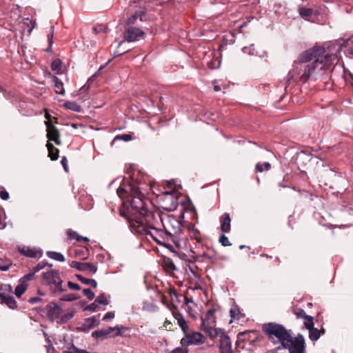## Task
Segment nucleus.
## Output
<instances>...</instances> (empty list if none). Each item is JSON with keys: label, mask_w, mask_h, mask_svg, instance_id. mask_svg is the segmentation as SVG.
Masks as SVG:
<instances>
[{"label": "nucleus", "mask_w": 353, "mask_h": 353, "mask_svg": "<svg viewBox=\"0 0 353 353\" xmlns=\"http://www.w3.org/2000/svg\"><path fill=\"white\" fill-rule=\"evenodd\" d=\"M45 117H46V119H47V121H51V120H50V117H51V116H50L48 113H46V114H45Z\"/></svg>", "instance_id": "obj_62"}, {"label": "nucleus", "mask_w": 353, "mask_h": 353, "mask_svg": "<svg viewBox=\"0 0 353 353\" xmlns=\"http://www.w3.org/2000/svg\"><path fill=\"white\" fill-rule=\"evenodd\" d=\"M190 302H192V301L190 299H189L188 298H185V303L188 304V303Z\"/></svg>", "instance_id": "obj_63"}, {"label": "nucleus", "mask_w": 353, "mask_h": 353, "mask_svg": "<svg viewBox=\"0 0 353 353\" xmlns=\"http://www.w3.org/2000/svg\"><path fill=\"white\" fill-rule=\"evenodd\" d=\"M46 146L48 150V156L51 160H57L59 157V150L49 142L46 144Z\"/></svg>", "instance_id": "obj_22"}, {"label": "nucleus", "mask_w": 353, "mask_h": 353, "mask_svg": "<svg viewBox=\"0 0 353 353\" xmlns=\"http://www.w3.org/2000/svg\"><path fill=\"white\" fill-rule=\"evenodd\" d=\"M6 214L4 210L1 208H0V229H4L6 228Z\"/></svg>", "instance_id": "obj_40"}, {"label": "nucleus", "mask_w": 353, "mask_h": 353, "mask_svg": "<svg viewBox=\"0 0 353 353\" xmlns=\"http://www.w3.org/2000/svg\"><path fill=\"white\" fill-rule=\"evenodd\" d=\"M165 196L166 198H168V199H170L172 200V205L173 206H174V205H175V204H176V200H175V199H174V198L172 197V194H171L170 192H167L165 194Z\"/></svg>", "instance_id": "obj_57"}, {"label": "nucleus", "mask_w": 353, "mask_h": 353, "mask_svg": "<svg viewBox=\"0 0 353 353\" xmlns=\"http://www.w3.org/2000/svg\"><path fill=\"white\" fill-rule=\"evenodd\" d=\"M61 163L64 170L67 172L68 170V164H67L68 161H67V159L65 157H62Z\"/></svg>", "instance_id": "obj_53"}, {"label": "nucleus", "mask_w": 353, "mask_h": 353, "mask_svg": "<svg viewBox=\"0 0 353 353\" xmlns=\"http://www.w3.org/2000/svg\"><path fill=\"white\" fill-rule=\"evenodd\" d=\"M214 314L213 310L208 311L206 317L203 320L202 329L211 339L219 341L221 353H233L229 336L223 330L215 327Z\"/></svg>", "instance_id": "obj_3"}, {"label": "nucleus", "mask_w": 353, "mask_h": 353, "mask_svg": "<svg viewBox=\"0 0 353 353\" xmlns=\"http://www.w3.org/2000/svg\"><path fill=\"white\" fill-rule=\"evenodd\" d=\"M143 14V12H142V11L137 12L134 14L132 15L131 17H130L128 18L127 23L128 25H131V24L134 23L138 17L140 18L141 21H142L143 20V19H142V14Z\"/></svg>", "instance_id": "obj_36"}, {"label": "nucleus", "mask_w": 353, "mask_h": 353, "mask_svg": "<svg viewBox=\"0 0 353 353\" xmlns=\"http://www.w3.org/2000/svg\"><path fill=\"white\" fill-rule=\"evenodd\" d=\"M46 254L49 258L52 259L54 260H56V261H58L60 262L65 261L64 256L59 252L48 251V252H47Z\"/></svg>", "instance_id": "obj_28"}, {"label": "nucleus", "mask_w": 353, "mask_h": 353, "mask_svg": "<svg viewBox=\"0 0 353 353\" xmlns=\"http://www.w3.org/2000/svg\"><path fill=\"white\" fill-rule=\"evenodd\" d=\"M299 13L305 20L314 21V18L318 15V12L312 8L304 7L299 8Z\"/></svg>", "instance_id": "obj_18"}, {"label": "nucleus", "mask_w": 353, "mask_h": 353, "mask_svg": "<svg viewBox=\"0 0 353 353\" xmlns=\"http://www.w3.org/2000/svg\"><path fill=\"white\" fill-rule=\"evenodd\" d=\"M34 273H30L25 275L20 281H24L25 283H27L28 281H30L34 278Z\"/></svg>", "instance_id": "obj_49"}, {"label": "nucleus", "mask_w": 353, "mask_h": 353, "mask_svg": "<svg viewBox=\"0 0 353 353\" xmlns=\"http://www.w3.org/2000/svg\"><path fill=\"white\" fill-rule=\"evenodd\" d=\"M321 336V332L316 328H312L309 330V337L312 341H317Z\"/></svg>", "instance_id": "obj_34"}, {"label": "nucleus", "mask_w": 353, "mask_h": 353, "mask_svg": "<svg viewBox=\"0 0 353 353\" xmlns=\"http://www.w3.org/2000/svg\"><path fill=\"white\" fill-rule=\"evenodd\" d=\"M214 91L218 92V91L221 90V87L219 85H214Z\"/></svg>", "instance_id": "obj_61"}, {"label": "nucleus", "mask_w": 353, "mask_h": 353, "mask_svg": "<svg viewBox=\"0 0 353 353\" xmlns=\"http://www.w3.org/2000/svg\"><path fill=\"white\" fill-rule=\"evenodd\" d=\"M97 307H98V305L94 301V303H92L90 305H89L88 306H87L85 307V310L94 312L97 310Z\"/></svg>", "instance_id": "obj_50"}, {"label": "nucleus", "mask_w": 353, "mask_h": 353, "mask_svg": "<svg viewBox=\"0 0 353 353\" xmlns=\"http://www.w3.org/2000/svg\"><path fill=\"white\" fill-rule=\"evenodd\" d=\"M67 233H68V236L70 239H76L79 242H80L81 241H83L85 242L89 241V239L87 237L81 236L77 232H76L74 231L68 230Z\"/></svg>", "instance_id": "obj_29"}, {"label": "nucleus", "mask_w": 353, "mask_h": 353, "mask_svg": "<svg viewBox=\"0 0 353 353\" xmlns=\"http://www.w3.org/2000/svg\"><path fill=\"white\" fill-rule=\"evenodd\" d=\"M283 348L288 349L289 353H304L305 350V339L299 334L296 337H292L290 334L282 345Z\"/></svg>", "instance_id": "obj_9"}, {"label": "nucleus", "mask_w": 353, "mask_h": 353, "mask_svg": "<svg viewBox=\"0 0 353 353\" xmlns=\"http://www.w3.org/2000/svg\"><path fill=\"white\" fill-rule=\"evenodd\" d=\"M53 82L54 83V91L56 93L63 95L65 94V90L63 82L57 77H53Z\"/></svg>", "instance_id": "obj_25"}, {"label": "nucleus", "mask_w": 353, "mask_h": 353, "mask_svg": "<svg viewBox=\"0 0 353 353\" xmlns=\"http://www.w3.org/2000/svg\"><path fill=\"white\" fill-rule=\"evenodd\" d=\"M219 242L221 243L223 246H229L231 245L228 240V238L225 236L224 234H221L219 236Z\"/></svg>", "instance_id": "obj_43"}, {"label": "nucleus", "mask_w": 353, "mask_h": 353, "mask_svg": "<svg viewBox=\"0 0 353 353\" xmlns=\"http://www.w3.org/2000/svg\"><path fill=\"white\" fill-rule=\"evenodd\" d=\"M65 107L68 109L73 110L74 112H80L81 107L76 102L67 101L64 104Z\"/></svg>", "instance_id": "obj_35"}, {"label": "nucleus", "mask_w": 353, "mask_h": 353, "mask_svg": "<svg viewBox=\"0 0 353 353\" xmlns=\"http://www.w3.org/2000/svg\"><path fill=\"white\" fill-rule=\"evenodd\" d=\"M294 314L298 318H305V316H307L305 314V311L303 310H302V309H296V310H295Z\"/></svg>", "instance_id": "obj_46"}, {"label": "nucleus", "mask_w": 353, "mask_h": 353, "mask_svg": "<svg viewBox=\"0 0 353 353\" xmlns=\"http://www.w3.org/2000/svg\"><path fill=\"white\" fill-rule=\"evenodd\" d=\"M46 125L47 137L49 141H54L57 145L61 144L60 133L57 128L52 123L51 121H45Z\"/></svg>", "instance_id": "obj_13"}, {"label": "nucleus", "mask_w": 353, "mask_h": 353, "mask_svg": "<svg viewBox=\"0 0 353 353\" xmlns=\"http://www.w3.org/2000/svg\"><path fill=\"white\" fill-rule=\"evenodd\" d=\"M314 53V50H307L299 56V60L294 61L292 69L288 73V81L300 80L305 83L311 77L310 62Z\"/></svg>", "instance_id": "obj_4"}, {"label": "nucleus", "mask_w": 353, "mask_h": 353, "mask_svg": "<svg viewBox=\"0 0 353 353\" xmlns=\"http://www.w3.org/2000/svg\"><path fill=\"white\" fill-rule=\"evenodd\" d=\"M339 45H340L341 48H346L345 53H347L348 54L353 55V39H347L346 41H343V42L342 43H339Z\"/></svg>", "instance_id": "obj_24"}, {"label": "nucleus", "mask_w": 353, "mask_h": 353, "mask_svg": "<svg viewBox=\"0 0 353 353\" xmlns=\"http://www.w3.org/2000/svg\"><path fill=\"white\" fill-rule=\"evenodd\" d=\"M45 266V264L41 262V263H39L34 268V272H37L39 271H40L41 270H42Z\"/></svg>", "instance_id": "obj_54"}, {"label": "nucleus", "mask_w": 353, "mask_h": 353, "mask_svg": "<svg viewBox=\"0 0 353 353\" xmlns=\"http://www.w3.org/2000/svg\"><path fill=\"white\" fill-rule=\"evenodd\" d=\"M0 197L3 200H8L9 199V194L6 190H2L0 192Z\"/></svg>", "instance_id": "obj_52"}, {"label": "nucleus", "mask_w": 353, "mask_h": 353, "mask_svg": "<svg viewBox=\"0 0 353 353\" xmlns=\"http://www.w3.org/2000/svg\"><path fill=\"white\" fill-rule=\"evenodd\" d=\"M304 325L307 330H310L314 327L313 319L310 316H305L304 318Z\"/></svg>", "instance_id": "obj_37"}, {"label": "nucleus", "mask_w": 353, "mask_h": 353, "mask_svg": "<svg viewBox=\"0 0 353 353\" xmlns=\"http://www.w3.org/2000/svg\"><path fill=\"white\" fill-rule=\"evenodd\" d=\"M99 320L96 316H92L86 319L81 325V330L88 332L90 330L95 327L99 325Z\"/></svg>", "instance_id": "obj_19"}, {"label": "nucleus", "mask_w": 353, "mask_h": 353, "mask_svg": "<svg viewBox=\"0 0 353 353\" xmlns=\"http://www.w3.org/2000/svg\"><path fill=\"white\" fill-rule=\"evenodd\" d=\"M68 285L70 290H79L81 289L80 286L78 284L72 283L71 281L68 282Z\"/></svg>", "instance_id": "obj_48"}, {"label": "nucleus", "mask_w": 353, "mask_h": 353, "mask_svg": "<svg viewBox=\"0 0 353 353\" xmlns=\"http://www.w3.org/2000/svg\"><path fill=\"white\" fill-rule=\"evenodd\" d=\"M114 317V313L113 312H107L103 318V320H107V319H113Z\"/></svg>", "instance_id": "obj_55"}, {"label": "nucleus", "mask_w": 353, "mask_h": 353, "mask_svg": "<svg viewBox=\"0 0 353 353\" xmlns=\"http://www.w3.org/2000/svg\"><path fill=\"white\" fill-rule=\"evenodd\" d=\"M242 50L244 53H248L252 55L256 54L253 44L250 45V47H244Z\"/></svg>", "instance_id": "obj_42"}, {"label": "nucleus", "mask_w": 353, "mask_h": 353, "mask_svg": "<svg viewBox=\"0 0 353 353\" xmlns=\"http://www.w3.org/2000/svg\"><path fill=\"white\" fill-rule=\"evenodd\" d=\"M77 277L83 284L90 285L92 286L93 288H96L97 286V283L94 279H87V278L83 277L81 275H77Z\"/></svg>", "instance_id": "obj_30"}, {"label": "nucleus", "mask_w": 353, "mask_h": 353, "mask_svg": "<svg viewBox=\"0 0 353 353\" xmlns=\"http://www.w3.org/2000/svg\"><path fill=\"white\" fill-rule=\"evenodd\" d=\"M11 265V263L9 261H4L0 259V270L7 271Z\"/></svg>", "instance_id": "obj_39"}, {"label": "nucleus", "mask_w": 353, "mask_h": 353, "mask_svg": "<svg viewBox=\"0 0 353 353\" xmlns=\"http://www.w3.org/2000/svg\"><path fill=\"white\" fill-rule=\"evenodd\" d=\"M28 288V283H25L24 281H20L19 285L16 287L14 294L17 297L21 296L25 292Z\"/></svg>", "instance_id": "obj_27"}, {"label": "nucleus", "mask_w": 353, "mask_h": 353, "mask_svg": "<svg viewBox=\"0 0 353 353\" xmlns=\"http://www.w3.org/2000/svg\"><path fill=\"white\" fill-rule=\"evenodd\" d=\"M163 265H164V268L166 269V270L168 272H172L174 270H175L174 264L169 259L164 260Z\"/></svg>", "instance_id": "obj_38"}, {"label": "nucleus", "mask_w": 353, "mask_h": 353, "mask_svg": "<svg viewBox=\"0 0 353 353\" xmlns=\"http://www.w3.org/2000/svg\"><path fill=\"white\" fill-rule=\"evenodd\" d=\"M310 50H315L310 62L311 77L316 80L323 78L325 75L329 76L336 61V56L325 54V50L322 47H314Z\"/></svg>", "instance_id": "obj_2"}, {"label": "nucleus", "mask_w": 353, "mask_h": 353, "mask_svg": "<svg viewBox=\"0 0 353 353\" xmlns=\"http://www.w3.org/2000/svg\"><path fill=\"white\" fill-rule=\"evenodd\" d=\"M63 310L58 304L51 303L48 305V315L52 320L59 322Z\"/></svg>", "instance_id": "obj_15"}, {"label": "nucleus", "mask_w": 353, "mask_h": 353, "mask_svg": "<svg viewBox=\"0 0 353 353\" xmlns=\"http://www.w3.org/2000/svg\"><path fill=\"white\" fill-rule=\"evenodd\" d=\"M116 139H119V140H123L125 141H128L132 140V136L128 134H124L117 136Z\"/></svg>", "instance_id": "obj_45"}, {"label": "nucleus", "mask_w": 353, "mask_h": 353, "mask_svg": "<svg viewBox=\"0 0 353 353\" xmlns=\"http://www.w3.org/2000/svg\"><path fill=\"white\" fill-rule=\"evenodd\" d=\"M61 64V61L59 59H57L52 61L51 64V68L57 74H61L62 72Z\"/></svg>", "instance_id": "obj_31"}, {"label": "nucleus", "mask_w": 353, "mask_h": 353, "mask_svg": "<svg viewBox=\"0 0 353 353\" xmlns=\"http://www.w3.org/2000/svg\"><path fill=\"white\" fill-rule=\"evenodd\" d=\"M75 314V311L74 310H68L65 312L63 311V313L61 314V316L60 317V319L59 321V323H65L68 321H70Z\"/></svg>", "instance_id": "obj_23"}, {"label": "nucleus", "mask_w": 353, "mask_h": 353, "mask_svg": "<svg viewBox=\"0 0 353 353\" xmlns=\"http://www.w3.org/2000/svg\"><path fill=\"white\" fill-rule=\"evenodd\" d=\"M84 295L89 299L92 300L94 298V293L89 288L83 290Z\"/></svg>", "instance_id": "obj_44"}, {"label": "nucleus", "mask_w": 353, "mask_h": 353, "mask_svg": "<svg viewBox=\"0 0 353 353\" xmlns=\"http://www.w3.org/2000/svg\"><path fill=\"white\" fill-rule=\"evenodd\" d=\"M30 302L31 303H34L35 302V299H30Z\"/></svg>", "instance_id": "obj_64"}, {"label": "nucleus", "mask_w": 353, "mask_h": 353, "mask_svg": "<svg viewBox=\"0 0 353 353\" xmlns=\"http://www.w3.org/2000/svg\"><path fill=\"white\" fill-rule=\"evenodd\" d=\"M53 29H54V27L52 26L51 27V30H52V32L48 34V41H49V43L50 45L52 44V37H53Z\"/></svg>", "instance_id": "obj_58"}, {"label": "nucleus", "mask_w": 353, "mask_h": 353, "mask_svg": "<svg viewBox=\"0 0 353 353\" xmlns=\"http://www.w3.org/2000/svg\"><path fill=\"white\" fill-rule=\"evenodd\" d=\"M170 353H188V350L183 347H176L172 350Z\"/></svg>", "instance_id": "obj_51"}, {"label": "nucleus", "mask_w": 353, "mask_h": 353, "mask_svg": "<svg viewBox=\"0 0 353 353\" xmlns=\"http://www.w3.org/2000/svg\"><path fill=\"white\" fill-rule=\"evenodd\" d=\"M118 196L123 199V205L126 211V216L128 219L130 227L131 223L140 219L142 214H145V200L143 194L140 192L139 188L134 185L122 184L117 189Z\"/></svg>", "instance_id": "obj_1"}, {"label": "nucleus", "mask_w": 353, "mask_h": 353, "mask_svg": "<svg viewBox=\"0 0 353 353\" xmlns=\"http://www.w3.org/2000/svg\"><path fill=\"white\" fill-rule=\"evenodd\" d=\"M123 327H109L106 329L96 330L92 332V336L96 339H104L108 337H115L121 335Z\"/></svg>", "instance_id": "obj_12"}, {"label": "nucleus", "mask_w": 353, "mask_h": 353, "mask_svg": "<svg viewBox=\"0 0 353 353\" xmlns=\"http://www.w3.org/2000/svg\"><path fill=\"white\" fill-rule=\"evenodd\" d=\"M221 229L222 232H229L230 230L231 219L228 213H224L221 219Z\"/></svg>", "instance_id": "obj_21"}, {"label": "nucleus", "mask_w": 353, "mask_h": 353, "mask_svg": "<svg viewBox=\"0 0 353 353\" xmlns=\"http://www.w3.org/2000/svg\"><path fill=\"white\" fill-rule=\"evenodd\" d=\"M44 335L46 337V345H45L46 346V351L48 353H53L54 352V347L49 339V338L47 337V334L46 333H44Z\"/></svg>", "instance_id": "obj_41"}, {"label": "nucleus", "mask_w": 353, "mask_h": 353, "mask_svg": "<svg viewBox=\"0 0 353 353\" xmlns=\"http://www.w3.org/2000/svg\"><path fill=\"white\" fill-rule=\"evenodd\" d=\"M161 226L172 240L181 232V224L178 219L167 214H163Z\"/></svg>", "instance_id": "obj_7"}, {"label": "nucleus", "mask_w": 353, "mask_h": 353, "mask_svg": "<svg viewBox=\"0 0 353 353\" xmlns=\"http://www.w3.org/2000/svg\"><path fill=\"white\" fill-rule=\"evenodd\" d=\"M162 216L163 214H160L158 212L153 213L147 210L145 214L140 216V219L143 220L148 228H152L153 227L155 228L161 225Z\"/></svg>", "instance_id": "obj_11"}, {"label": "nucleus", "mask_w": 353, "mask_h": 353, "mask_svg": "<svg viewBox=\"0 0 353 353\" xmlns=\"http://www.w3.org/2000/svg\"><path fill=\"white\" fill-rule=\"evenodd\" d=\"M44 282L50 286L54 294H59L64 292L62 288L63 281L60 278L59 272L54 270L48 271L43 274Z\"/></svg>", "instance_id": "obj_8"}, {"label": "nucleus", "mask_w": 353, "mask_h": 353, "mask_svg": "<svg viewBox=\"0 0 353 353\" xmlns=\"http://www.w3.org/2000/svg\"><path fill=\"white\" fill-rule=\"evenodd\" d=\"M175 318L176 319L178 325L181 328L183 334L190 330L187 321L181 314H177Z\"/></svg>", "instance_id": "obj_26"}, {"label": "nucleus", "mask_w": 353, "mask_h": 353, "mask_svg": "<svg viewBox=\"0 0 353 353\" xmlns=\"http://www.w3.org/2000/svg\"><path fill=\"white\" fill-rule=\"evenodd\" d=\"M262 165H263V166L264 165L265 169L266 170H269L270 169V168H271L270 164L268 162H265V163H264Z\"/></svg>", "instance_id": "obj_60"}, {"label": "nucleus", "mask_w": 353, "mask_h": 353, "mask_svg": "<svg viewBox=\"0 0 353 353\" xmlns=\"http://www.w3.org/2000/svg\"><path fill=\"white\" fill-rule=\"evenodd\" d=\"M0 302L5 303L10 309H14L17 305L13 296L6 295L4 293H0Z\"/></svg>", "instance_id": "obj_20"}, {"label": "nucleus", "mask_w": 353, "mask_h": 353, "mask_svg": "<svg viewBox=\"0 0 353 353\" xmlns=\"http://www.w3.org/2000/svg\"><path fill=\"white\" fill-rule=\"evenodd\" d=\"M19 252L21 254L31 258H40L43 254L41 249L28 246L19 247Z\"/></svg>", "instance_id": "obj_16"}, {"label": "nucleus", "mask_w": 353, "mask_h": 353, "mask_svg": "<svg viewBox=\"0 0 353 353\" xmlns=\"http://www.w3.org/2000/svg\"><path fill=\"white\" fill-rule=\"evenodd\" d=\"M75 299H77V297L75 296H74L73 294L65 295L64 296L61 298V301H73Z\"/></svg>", "instance_id": "obj_47"}, {"label": "nucleus", "mask_w": 353, "mask_h": 353, "mask_svg": "<svg viewBox=\"0 0 353 353\" xmlns=\"http://www.w3.org/2000/svg\"><path fill=\"white\" fill-rule=\"evenodd\" d=\"M81 350L78 349L75 347H73L72 349H70L68 351H65L63 353H81Z\"/></svg>", "instance_id": "obj_56"}, {"label": "nucleus", "mask_w": 353, "mask_h": 353, "mask_svg": "<svg viewBox=\"0 0 353 353\" xmlns=\"http://www.w3.org/2000/svg\"><path fill=\"white\" fill-rule=\"evenodd\" d=\"M263 331L268 336L270 340L274 341L276 339L277 341L281 343V345L290 335L283 325L274 323L264 324L263 325Z\"/></svg>", "instance_id": "obj_6"}, {"label": "nucleus", "mask_w": 353, "mask_h": 353, "mask_svg": "<svg viewBox=\"0 0 353 353\" xmlns=\"http://www.w3.org/2000/svg\"><path fill=\"white\" fill-rule=\"evenodd\" d=\"M205 341V337L202 334L190 330L184 334L181 343L183 346L198 345L203 344Z\"/></svg>", "instance_id": "obj_10"}, {"label": "nucleus", "mask_w": 353, "mask_h": 353, "mask_svg": "<svg viewBox=\"0 0 353 353\" xmlns=\"http://www.w3.org/2000/svg\"><path fill=\"white\" fill-rule=\"evenodd\" d=\"M231 320L230 323L235 319H240V311L239 309L236 306H233L231 307L230 310Z\"/></svg>", "instance_id": "obj_33"}, {"label": "nucleus", "mask_w": 353, "mask_h": 353, "mask_svg": "<svg viewBox=\"0 0 353 353\" xmlns=\"http://www.w3.org/2000/svg\"><path fill=\"white\" fill-rule=\"evenodd\" d=\"M144 32L137 28H129L124 33V39L128 42H133L143 37Z\"/></svg>", "instance_id": "obj_14"}, {"label": "nucleus", "mask_w": 353, "mask_h": 353, "mask_svg": "<svg viewBox=\"0 0 353 353\" xmlns=\"http://www.w3.org/2000/svg\"><path fill=\"white\" fill-rule=\"evenodd\" d=\"M70 266L80 271H88L94 274L97 270L96 265L90 263H81L78 261H72Z\"/></svg>", "instance_id": "obj_17"}, {"label": "nucleus", "mask_w": 353, "mask_h": 353, "mask_svg": "<svg viewBox=\"0 0 353 353\" xmlns=\"http://www.w3.org/2000/svg\"><path fill=\"white\" fill-rule=\"evenodd\" d=\"M109 296H107L105 293L99 294L95 299V302L97 305H108Z\"/></svg>", "instance_id": "obj_32"}, {"label": "nucleus", "mask_w": 353, "mask_h": 353, "mask_svg": "<svg viewBox=\"0 0 353 353\" xmlns=\"http://www.w3.org/2000/svg\"><path fill=\"white\" fill-rule=\"evenodd\" d=\"M255 170L256 172H263V165L260 163H257L256 165Z\"/></svg>", "instance_id": "obj_59"}, {"label": "nucleus", "mask_w": 353, "mask_h": 353, "mask_svg": "<svg viewBox=\"0 0 353 353\" xmlns=\"http://www.w3.org/2000/svg\"><path fill=\"white\" fill-rule=\"evenodd\" d=\"M131 230L134 233H137L141 235H145L147 237L150 236L153 241L158 244L167 246L170 242H174L166 233V232L157 226L152 228H148L144 224L143 221L137 220L131 223Z\"/></svg>", "instance_id": "obj_5"}]
</instances>
